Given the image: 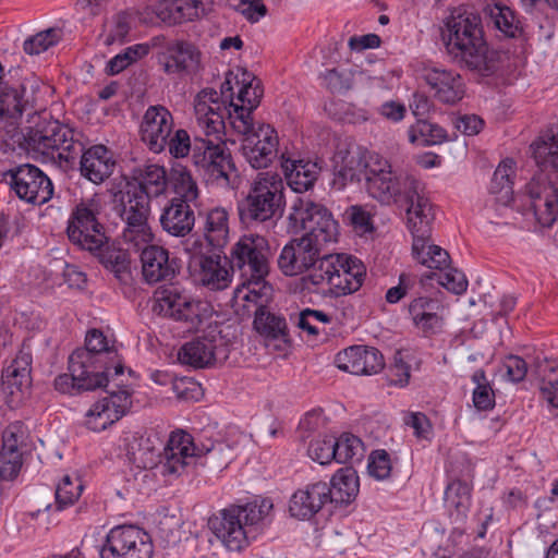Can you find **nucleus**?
Returning <instances> with one entry per match:
<instances>
[{
  "label": "nucleus",
  "mask_w": 558,
  "mask_h": 558,
  "mask_svg": "<svg viewBox=\"0 0 558 558\" xmlns=\"http://www.w3.org/2000/svg\"><path fill=\"white\" fill-rule=\"evenodd\" d=\"M365 268L354 257L343 254H326L317 268L301 278L303 290L312 291L324 281L330 286V295L339 298L356 292L363 284Z\"/></svg>",
  "instance_id": "obj_5"
},
{
  "label": "nucleus",
  "mask_w": 558,
  "mask_h": 558,
  "mask_svg": "<svg viewBox=\"0 0 558 558\" xmlns=\"http://www.w3.org/2000/svg\"><path fill=\"white\" fill-rule=\"evenodd\" d=\"M102 202L96 195L82 198L71 211L66 235L69 241L84 251H97L108 243L105 225L100 221Z\"/></svg>",
  "instance_id": "obj_9"
},
{
  "label": "nucleus",
  "mask_w": 558,
  "mask_h": 558,
  "mask_svg": "<svg viewBox=\"0 0 558 558\" xmlns=\"http://www.w3.org/2000/svg\"><path fill=\"white\" fill-rule=\"evenodd\" d=\"M287 220L290 233L304 231L302 236L324 246L338 239L339 226L331 211L308 197H296L293 201Z\"/></svg>",
  "instance_id": "obj_8"
},
{
  "label": "nucleus",
  "mask_w": 558,
  "mask_h": 558,
  "mask_svg": "<svg viewBox=\"0 0 558 558\" xmlns=\"http://www.w3.org/2000/svg\"><path fill=\"white\" fill-rule=\"evenodd\" d=\"M5 178L17 197L31 204L41 205L53 195L50 179L36 166L24 163L9 169Z\"/></svg>",
  "instance_id": "obj_16"
},
{
  "label": "nucleus",
  "mask_w": 558,
  "mask_h": 558,
  "mask_svg": "<svg viewBox=\"0 0 558 558\" xmlns=\"http://www.w3.org/2000/svg\"><path fill=\"white\" fill-rule=\"evenodd\" d=\"M88 252L120 282L128 283L132 279L130 254L126 250L110 244V239L99 250Z\"/></svg>",
  "instance_id": "obj_37"
},
{
  "label": "nucleus",
  "mask_w": 558,
  "mask_h": 558,
  "mask_svg": "<svg viewBox=\"0 0 558 558\" xmlns=\"http://www.w3.org/2000/svg\"><path fill=\"white\" fill-rule=\"evenodd\" d=\"M217 140L220 142L216 143L209 137L195 136L191 154L192 163L204 175L229 182V174L235 171V165L221 137L217 136Z\"/></svg>",
  "instance_id": "obj_13"
},
{
  "label": "nucleus",
  "mask_w": 558,
  "mask_h": 558,
  "mask_svg": "<svg viewBox=\"0 0 558 558\" xmlns=\"http://www.w3.org/2000/svg\"><path fill=\"white\" fill-rule=\"evenodd\" d=\"M423 198L426 201L428 207V214L430 219H427L425 223L423 216L411 217L407 213L408 227L413 236L412 254L422 265L428 268L444 270L449 268L450 255L449 253L438 245L428 244L432 234V222L434 220L433 206L429 199L423 194Z\"/></svg>",
  "instance_id": "obj_14"
},
{
  "label": "nucleus",
  "mask_w": 558,
  "mask_h": 558,
  "mask_svg": "<svg viewBox=\"0 0 558 558\" xmlns=\"http://www.w3.org/2000/svg\"><path fill=\"white\" fill-rule=\"evenodd\" d=\"M325 86L333 94H344L352 88L353 73L351 71L327 70L324 74Z\"/></svg>",
  "instance_id": "obj_60"
},
{
  "label": "nucleus",
  "mask_w": 558,
  "mask_h": 558,
  "mask_svg": "<svg viewBox=\"0 0 558 558\" xmlns=\"http://www.w3.org/2000/svg\"><path fill=\"white\" fill-rule=\"evenodd\" d=\"M448 270L444 274L436 275L435 272H429L424 276L425 279L432 280L437 277L439 284L445 287L448 291H451L456 294L463 293L468 288V280L463 272L454 268H447Z\"/></svg>",
  "instance_id": "obj_58"
},
{
  "label": "nucleus",
  "mask_w": 558,
  "mask_h": 558,
  "mask_svg": "<svg viewBox=\"0 0 558 558\" xmlns=\"http://www.w3.org/2000/svg\"><path fill=\"white\" fill-rule=\"evenodd\" d=\"M229 216L222 207H216L206 215L204 235L211 248L220 250L228 242L229 235Z\"/></svg>",
  "instance_id": "obj_43"
},
{
  "label": "nucleus",
  "mask_w": 558,
  "mask_h": 558,
  "mask_svg": "<svg viewBox=\"0 0 558 558\" xmlns=\"http://www.w3.org/2000/svg\"><path fill=\"white\" fill-rule=\"evenodd\" d=\"M471 486L460 480L448 484L445 500L453 509L451 515H454L456 521L463 522L466 519L471 506Z\"/></svg>",
  "instance_id": "obj_46"
},
{
  "label": "nucleus",
  "mask_w": 558,
  "mask_h": 558,
  "mask_svg": "<svg viewBox=\"0 0 558 558\" xmlns=\"http://www.w3.org/2000/svg\"><path fill=\"white\" fill-rule=\"evenodd\" d=\"M159 222L162 231L169 235L184 238L194 228L195 214L183 199L171 198L161 209Z\"/></svg>",
  "instance_id": "obj_29"
},
{
  "label": "nucleus",
  "mask_w": 558,
  "mask_h": 558,
  "mask_svg": "<svg viewBox=\"0 0 558 558\" xmlns=\"http://www.w3.org/2000/svg\"><path fill=\"white\" fill-rule=\"evenodd\" d=\"M167 146L169 153L174 158H183L192 153L193 142L191 141L190 134L186 130L180 129L175 131L173 136L168 137Z\"/></svg>",
  "instance_id": "obj_63"
},
{
  "label": "nucleus",
  "mask_w": 558,
  "mask_h": 558,
  "mask_svg": "<svg viewBox=\"0 0 558 558\" xmlns=\"http://www.w3.org/2000/svg\"><path fill=\"white\" fill-rule=\"evenodd\" d=\"M441 303L428 296L415 298L408 305L413 324L424 332H434L441 326Z\"/></svg>",
  "instance_id": "obj_36"
},
{
  "label": "nucleus",
  "mask_w": 558,
  "mask_h": 558,
  "mask_svg": "<svg viewBox=\"0 0 558 558\" xmlns=\"http://www.w3.org/2000/svg\"><path fill=\"white\" fill-rule=\"evenodd\" d=\"M335 362L339 369L353 375L377 374L385 366L380 351L366 345H352L340 351Z\"/></svg>",
  "instance_id": "obj_23"
},
{
  "label": "nucleus",
  "mask_w": 558,
  "mask_h": 558,
  "mask_svg": "<svg viewBox=\"0 0 558 558\" xmlns=\"http://www.w3.org/2000/svg\"><path fill=\"white\" fill-rule=\"evenodd\" d=\"M550 374L544 376L541 380L539 390L542 397L554 408H558V374L553 366L549 367Z\"/></svg>",
  "instance_id": "obj_64"
},
{
  "label": "nucleus",
  "mask_w": 558,
  "mask_h": 558,
  "mask_svg": "<svg viewBox=\"0 0 558 558\" xmlns=\"http://www.w3.org/2000/svg\"><path fill=\"white\" fill-rule=\"evenodd\" d=\"M82 490L83 484L78 478L74 483L70 475H64L56 488L57 509L62 510L72 506L80 498Z\"/></svg>",
  "instance_id": "obj_55"
},
{
  "label": "nucleus",
  "mask_w": 558,
  "mask_h": 558,
  "mask_svg": "<svg viewBox=\"0 0 558 558\" xmlns=\"http://www.w3.org/2000/svg\"><path fill=\"white\" fill-rule=\"evenodd\" d=\"M365 180L368 194L383 204L403 199L410 217L423 216L426 223L430 219L426 201L423 198V185L411 174H396L389 161L378 154L347 151L339 168L336 167L332 189L343 190L350 183ZM412 220V218H410Z\"/></svg>",
  "instance_id": "obj_1"
},
{
  "label": "nucleus",
  "mask_w": 558,
  "mask_h": 558,
  "mask_svg": "<svg viewBox=\"0 0 558 558\" xmlns=\"http://www.w3.org/2000/svg\"><path fill=\"white\" fill-rule=\"evenodd\" d=\"M13 87H3L0 92V116L10 119H19L23 114V93Z\"/></svg>",
  "instance_id": "obj_54"
},
{
  "label": "nucleus",
  "mask_w": 558,
  "mask_h": 558,
  "mask_svg": "<svg viewBox=\"0 0 558 558\" xmlns=\"http://www.w3.org/2000/svg\"><path fill=\"white\" fill-rule=\"evenodd\" d=\"M84 352L70 354L68 360L69 373L60 374L54 379V388L61 393L71 396L81 395L86 391H95L104 387L105 383L101 378L96 377L84 363L88 361Z\"/></svg>",
  "instance_id": "obj_19"
},
{
  "label": "nucleus",
  "mask_w": 558,
  "mask_h": 558,
  "mask_svg": "<svg viewBox=\"0 0 558 558\" xmlns=\"http://www.w3.org/2000/svg\"><path fill=\"white\" fill-rule=\"evenodd\" d=\"M409 141L421 146H433L447 141V132L438 124L424 119H417L416 123L410 126Z\"/></svg>",
  "instance_id": "obj_47"
},
{
  "label": "nucleus",
  "mask_w": 558,
  "mask_h": 558,
  "mask_svg": "<svg viewBox=\"0 0 558 558\" xmlns=\"http://www.w3.org/2000/svg\"><path fill=\"white\" fill-rule=\"evenodd\" d=\"M513 167L512 159L501 161L490 181V193L496 195V201L505 206L513 201V183L511 180V174L514 173Z\"/></svg>",
  "instance_id": "obj_45"
},
{
  "label": "nucleus",
  "mask_w": 558,
  "mask_h": 558,
  "mask_svg": "<svg viewBox=\"0 0 558 558\" xmlns=\"http://www.w3.org/2000/svg\"><path fill=\"white\" fill-rule=\"evenodd\" d=\"M424 78L434 97L442 104L456 105L465 95L463 78L453 71L434 68L426 71Z\"/></svg>",
  "instance_id": "obj_28"
},
{
  "label": "nucleus",
  "mask_w": 558,
  "mask_h": 558,
  "mask_svg": "<svg viewBox=\"0 0 558 558\" xmlns=\"http://www.w3.org/2000/svg\"><path fill=\"white\" fill-rule=\"evenodd\" d=\"M364 454L362 440L351 434L343 433L338 438L335 437V461L338 463H352L361 461Z\"/></svg>",
  "instance_id": "obj_49"
},
{
  "label": "nucleus",
  "mask_w": 558,
  "mask_h": 558,
  "mask_svg": "<svg viewBox=\"0 0 558 558\" xmlns=\"http://www.w3.org/2000/svg\"><path fill=\"white\" fill-rule=\"evenodd\" d=\"M123 181L132 187L142 190L149 201L163 194L169 183V174L163 167L147 165L134 168L131 175L123 177Z\"/></svg>",
  "instance_id": "obj_34"
},
{
  "label": "nucleus",
  "mask_w": 558,
  "mask_h": 558,
  "mask_svg": "<svg viewBox=\"0 0 558 558\" xmlns=\"http://www.w3.org/2000/svg\"><path fill=\"white\" fill-rule=\"evenodd\" d=\"M173 131V117L163 106H149L141 123V137L149 150L161 153Z\"/></svg>",
  "instance_id": "obj_21"
},
{
  "label": "nucleus",
  "mask_w": 558,
  "mask_h": 558,
  "mask_svg": "<svg viewBox=\"0 0 558 558\" xmlns=\"http://www.w3.org/2000/svg\"><path fill=\"white\" fill-rule=\"evenodd\" d=\"M193 456H196L195 465H201L209 472L225 470L233 459L232 447L222 440L206 439L199 445H193Z\"/></svg>",
  "instance_id": "obj_35"
},
{
  "label": "nucleus",
  "mask_w": 558,
  "mask_h": 558,
  "mask_svg": "<svg viewBox=\"0 0 558 558\" xmlns=\"http://www.w3.org/2000/svg\"><path fill=\"white\" fill-rule=\"evenodd\" d=\"M215 340L196 338L180 348L178 360L193 368H205L215 362Z\"/></svg>",
  "instance_id": "obj_40"
},
{
  "label": "nucleus",
  "mask_w": 558,
  "mask_h": 558,
  "mask_svg": "<svg viewBox=\"0 0 558 558\" xmlns=\"http://www.w3.org/2000/svg\"><path fill=\"white\" fill-rule=\"evenodd\" d=\"M80 172L83 178L94 184H101L116 168L113 154L105 145H94L88 149H82Z\"/></svg>",
  "instance_id": "obj_27"
},
{
  "label": "nucleus",
  "mask_w": 558,
  "mask_h": 558,
  "mask_svg": "<svg viewBox=\"0 0 558 558\" xmlns=\"http://www.w3.org/2000/svg\"><path fill=\"white\" fill-rule=\"evenodd\" d=\"M125 442L129 461L138 469H153L156 465V458L159 453L149 437L140 433H133Z\"/></svg>",
  "instance_id": "obj_42"
},
{
  "label": "nucleus",
  "mask_w": 558,
  "mask_h": 558,
  "mask_svg": "<svg viewBox=\"0 0 558 558\" xmlns=\"http://www.w3.org/2000/svg\"><path fill=\"white\" fill-rule=\"evenodd\" d=\"M494 15L496 27L507 37L517 38L522 35L523 27L521 22L517 20L514 12L508 7L497 8Z\"/></svg>",
  "instance_id": "obj_57"
},
{
  "label": "nucleus",
  "mask_w": 558,
  "mask_h": 558,
  "mask_svg": "<svg viewBox=\"0 0 558 558\" xmlns=\"http://www.w3.org/2000/svg\"><path fill=\"white\" fill-rule=\"evenodd\" d=\"M153 553L148 533L135 525H119L107 534L99 558H151Z\"/></svg>",
  "instance_id": "obj_12"
},
{
  "label": "nucleus",
  "mask_w": 558,
  "mask_h": 558,
  "mask_svg": "<svg viewBox=\"0 0 558 558\" xmlns=\"http://www.w3.org/2000/svg\"><path fill=\"white\" fill-rule=\"evenodd\" d=\"M255 330L266 339L288 342V326L286 318L270 312L266 306L259 305L254 314Z\"/></svg>",
  "instance_id": "obj_41"
},
{
  "label": "nucleus",
  "mask_w": 558,
  "mask_h": 558,
  "mask_svg": "<svg viewBox=\"0 0 558 558\" xmlns=\"http://www.w3.org/2000/svg\"><path fill=\"white\" fill-rule=\"evenodd\" d=\"M208 524L229 550L240 551L248 544L251 530L243 525L240 510L233 505L221 510L219 517L210 518Z\"/></svg>",
  "instance_id": "obj_22"
},
{
  "label": "nucleus",
  "mask_w": 558,
  "mask_h": 558,
  "mask_svg": "<svg viewBox=\"0 0 558 558\" xmlns=\"http://www.w3.org/2000/svg\"><path fill=\"white\" fill-rule=\"evenodd\" d=\"M323 248L324 245L311 239L304 236L293 239L281 250L278 266L286 276L303 274L311 268H316V263L320 264Z\"/></svg>",
  "instance_id": "obj_17"
},
{
  "label": "nucleus",
  "mask_w": 558,
  "mask_h": 558,
  "mask_svg": "<svg viewBox=\"0 0 558 558\" xmlns=\"http://www.w3.org/2000/svg\"><path fill=\"white\" fill-rule=\"evenodd\" d=\"M240 510V518L246 530L252 531V526L256 525L270 513L272 502L270 499H263L260 502L253 501L243 506L233 505Z\"/></svg>",
  "instance_id": "obj_53"
},
{
  "label": "nucleus",
  "mask_w": 558,
  "mask_h": 558,
  "mask_svg": "<svg viewBox=\"0 0 558 558\" xmlns=\"http://www.w3.org/2000/svg\"><path fill=\"white\" fill-rule=\"evenodd\" d=\"M202 53L191 41L174 40L167 45V61L163 70L168 74H194L199 70Z\"/></svg>",
  "instance_id": "obj_31"
},
{
  "label": "nucleus",
  "mask_w": 558,
  "mask_h": 558,
  "mask_svg": "<svg viewBox=\"0 0 558 558\" xmlns=\"http://www.w3.org/2000/svg\"><path fill=\"white\" fill-rule=\"evenodd\" d=\"M189 268L203 286L211 290H222L231 281L230 270L221 265L220 250L213 248L209 254L202 251L193 253Z\"/></svg>",
  "instance_id": "obj_20"
},
{
  "label": "nucleus",
  "mask_w": 558,
  "mask_h": 558,
  "mask_svg": "<svg viewBox=\"0 0 558 558\" xmlns=\"http://www.w3.org/2000/svg\"><path fill=\"white\" fill-rule=\"evenodd\" d=\"M119 376L114 375V369L110 371L108 383L99 389L107 393L102 399L125 415L132 407V391L122 381H116Z\"/></svg>",
  "instance_id": "obj_50"
},
{
  "label": "nucleus",
  "mask_w": 558,
  "mask_h": 558,
  "mask_svg": "<svg viewBox=\"0 0 558 558\" xmlns=\"http://www.w3.org/2000/svg\"><path fill=\"white\" fill-rule=\"evenodd\" d=\"M367 470L371 476L376 480H385L390 475V456L386 450H375L368 459Z\"/></svg>",
  "instance_id": "obj_61"
},
{
  "label": "nucleus",
  "mask_w": 558,
  "mask_h": 558,
  "mask_svg": "<svg viewBox=\"0 0 558 558\" xmlns=\"http://www.w3.org/2000/svg\"><path fill=\"white\" fill-rule=\"evenodd\" d=\"M328 485L329 502L347 506L357 496L360 487L357 473L353 468H342L331 477Z\"/></svg>",
  "instance_id": "obj_38"
},
{
  "label": "nucleus",
  "mask_w": 558,
  "mask_h": 558,
  "mask_svg": "<svg viewBox=\"0 0 558 558\" xmlns=\"http://www.w3.org/2000/svg\"><path fill=\"white\" fill-rule=\"evenodd\" d=\"M130 17L125 12L118 13L113 19V26L105 38V45L123 44L130 33Z\"/></svg>",
  "instance_id": "obj_62"
},
{
  "label": "nucleus",
  "mask_w": 558,
  "mask_h": 558,
  "mask_svg": "<svg viewBox=\"0 0 558 558\" xmlns=\"http://www.w3.org/2000/svg\"><path fill=\"white\" fill-rule=\"evenodd\" d=\"M3 441L0 452V478L11 481L17 476L22 468V453L13 434Z\"/></svg>",
  "instance_id": "obj_48"
},
{
  "label": "nucleus",
  "mask_w": 558,
  "mask_h": 558,
  "mask_svg": "<svg viewBox=\"0 0 558 558\" xmlns=\"http://www.w3.org/2000/svg\"><path fill=\"white\" fill-rule=\"evenodd\" d=\"M156 16L171 26L192 22L207 13L202 0H162L154 9Z\"/></svg>",
  "instance_id": "obj_32"
},
{
  "label": "nucleus",
  "mask_w": 558,
  "mask_h": 558,
  "mask_svg": "<svg viewBox=\"0 0 558 558\" xmlns=\"http://www.w3.org/2000/svg\"><path fill=\"white\" fill-rule=\"evenodd\" d=\"M153 312L161 317L182 322L187 330L202 324L198 303L178 284L161 286L154 292Z\"/></svg>",
  "instance_id": "obj_11"
},
{
  "label": "nucleus",
  "mask_w": 558,
  "mask_h": 558,
  "mask_svg": "<svg viewBox=\"0 0 558 558\" xmlns=\"http://www.w3.org/2000/svg\"><path fill=\"white\" fill-rule=\"evenodd\" d=\"M446 49L461 68L488 77L501 66V53L488 48L478 14L463 13L447 21Z\"/></svg>",
  "instance_id": "obj_2"
},
{
  "label": "nucleus",
  "mask_w": 558,
  "mask_h": 558,
  "mask_svg": "<svg viewBox=\"0 0 558 558\" xmlns=\"http://www.w3.org/2000/svg\"><path fill=\"white\" fill-rule=\"evenodd\" d=\"M168 185L175 194L173 198H181L185 204H191L198 198L199 192L195 180L190 170L180 163L171 168Z\"/></svg>",
  "instance_id": "obj_44"
},
{
  "label": "nucleus",
  "mask_w": 558,
  "mask_h": 558,
  "mask_svg": "<svg viewBox=\"0 0 558 558\" xmlns=\"http://www.w3.org/2000/svg\"><path fill=\"white\" fill-rule=\"evenodd\" d=\"M32 361V354L21 350L10 365L2 371L1 388L5 396L14 398L29 388Z\"/></svg>",
  "instance_id": "obj_33"
},
{
  "label": "nucleus",
  "mask_w": 558,
  "mask_h": 558,
  "mask_svg": "<svg viewBox=\"0 0 558 558\" xmlns=\"http://www.w3.org/2000/svg\"><path fill=\"white\" fill-rule=\"evenodd\" d=\"M329 485L316 482L298 489L290 498L289 512L293 518L310 520L329 502Z\"/></svg>",
  "instance_id": "obj_25"
},
{
  "label": "nucleus",
  "mask_w": 558,
  "mask_h": 558,
  "mask_svg": "<svg viewBox=\"0 0 558 558\" xmlns=\"http://www.w3.org/2000/svg\"><path fill=\"white\" fill-rule=\"evenodd\" d=\"M248 116H241L232 122L235 132L243 135L241 153L244 159L253 169H265L271 165L278 155V134L269 124H259L255 128L254 122H248Z\"/></svg>",
  "instance_id": "obj_10"
},
{
  "label": "nucleus",
  "mask_w": 558,
  "mask_h": 558,
  "mask_svg": "<svg viewBox=\"0 0 558 558\" xmlns=\"http://www.w3.org/2000/svg\"><path fill=\"white\" fill-rule=\"evenodd\" d=\"M235 83L241 85L236 97L241 104L230 102V107L233 108V112L228 111L230 123L241 116L244 118L245 113L248 116L246 120L254 122L252 113L259 106L264 95L262 82L252 72L241 69V77L235 76Z\"/></svg>",
  "instance_id": "obj_26"
},
{
  "label": "nucleus",
  "mask_w": 558,
  "mask_h": 558,
  "mask_svg": "<svg viewBox=\"0 0 558 558\" xmlns=\"http://www.w3.org/2000/svg\"><path fill=\"white\" fill-rule=\"evenodd\" d=\"M140 250L142 262V275L149 283L172 280L180 270L179 260L170 258L169 252L158 245H143Z\"/></svg>",
  "instance_id": "obj_24"
},
{
  "label": "nucleus",
  "mask_w": 558,
  "mask_h": 558,
  "mask_svg": "<svg viewBox=\"0 0 558 558\" xmlns=\"http://www.w3.org/2000/svg\"><path fill=\"white\" fill-rule=\"evenodd\" d=\"M193 445L195 442L187 433L182 432L181 434L171 435L168 445L163 449L162 473L182 474L191 461L196 460V456H193Z\"/></svg>",
  "instance_id": "obj_30"
},
{
  "label": "nucleus",
  "mask_w": 558,
  "mask_h": 558,
  "mask_svg": "<svg viewBox=\"0 0 558 558\" xmlns=\"http://www.w3.org/2000/svg\"><path fill=\"white\" fill-rule=\"evenodd\" d=\"M268 254L269 244L266 238L245 234L231 248L230 258H223L230 265L232 274H240L243 284L253 286L251 293L263 296L271 291V286L265 281L269 272Z\"/></svg>",
  "instance_id": "obj_4"
},
{
  "label": "nucleus",
  "mask_w": 558,
  "mask_h": 558,
  "mask_svg": "<svg viewBox=\"0 0 558 558\" xmlns=\"http://www.w3.org/2000/svg\"><path fill=\"white\" fill-rule=\"evenodd\" d=\"M284 190L279 173H257L247 195L238 205L241 222L247 228H254L280 218L286 207Z\"/></svg>",
  "instance_id": "obj_3"
},
{
  "label": "nucleus",
  "mask_w": 558,
  "mask_h": 558,
  "mask_svg": "<svg viewBox=\"0 0 558 558\" xmlns=\"http://www.w3.org/2000/svg\"><path fill=\"white\" fill-rule=\"evenodd\" d=\"M58 40L59 36L57 31L49 28L26 38L23 44V49L25 53L29 56L39 54L56 45Z\"/></svg>",
  "instance_id": "obj_56"
},
{
  "label": "nucleus",
  "mask_w": 558,
  "mask_h": 558,
  "mask_svg": "<svg viewBox=\"0 0 558 558\" xmlns=\"http://www.w3.org/2000/svg\"><path fill=\"white\" fill-rule=\"evenodd\" d=\"M472 381L476 385L473 391V404L478 411H487L495 405V393L486 378L485 371L480 368L472 375Z\"/></svg>",
  "instance_id": "obj_52"
},
{
  "label": "nucleus",
  "mask_w": 558,
  "mask_h": 558,
  "mask_svg": "<svg viewBox=\"0 0 558 558\" xmlns=\"http://www.w3.org/2000/svg\"><path fill=\"white\" fill-rule=\"evenodd\" d=\"M26 148L60 167H70L83 145L74 140V131L57 120L41 121L24 135Z\"/></svg>",
  "instance_id": "obj_6"
},
{
  "label": "nucleus",
  "mask_w": 558,
  "mask_h": 558,
  "mask_svg": "<svg viewBox=\"0 0 558 558\" xmlns=\"http://www.w3.org/2000/svg\"><path fill=\"white\" fill-rule=\"evenodd\" d=\"M307 452L314 461H317L322 465L330 463L335 460V437L325 436L312 440Z\"/></svg>",
  "instance_id": "obj_59"
},
{
  "label": "nucleus",
  "mask_w": 558,
  "mask_h": 558,
  "mask_svg": "<svg viewBox=\"0 0 558 558\" xmlns=\"http://www.w3.org/2000/svg\"><path fill=\"white\" fill-rule=\"evenodd\" d=\"M81 352H84L83 355L88 360L84 365L105 383H108L112 369H114V375H123V361L113 347H108L107 338L102 331L98 329L89 330L85 337V345L77 348L71 354H81Z\"/></svg>",
  "instance_id": "obj_15"
},
{
  "label": "nucleus",
  "mask_w": 558,
  "mask_h": 558,
  "mask_svg": "<svg viewBox=\"0 0 558 558\" xmlns=\"http://www.w3.org/2000/svg\"><path fill=\"white\" fill-rule=\"evenodd\" d=\"M114 210L124 222L122 239L140 250L149 244L154 234L148 225L150 201L142 195V190L132 187L122 181L113 193Z\"/></svg>",
  "instance_id": "obj_7"
},
{
  "label": "nucleus",
  "mask_w": 558,
  "mask_h": 558,
  "mask_svg": "<svg viewBox=\"0 0 558 558\" xmlns=\"http://www.w3.org/2000/svg\"><path fill=\"white\" fill-rule=\"evenodd\" d=\"M226 110V107L221 108L219 105L215 109L205 101H196L195 111L199 123L205 126L206 137H209L211 134H219L225 130L223 113Z\"/></svg>",
  "instance_id": "obj_51"
},
{
  "label": "nucleus",
  "mask_w": 558,
  "mask_h": 558,
  "mask_svg": "<svg viewBox=\"0 0 558 558\" xmlns=\"http://www.w3.org/2000/svg\"><path fill=\"white\" fill-rule=\"evenodd\" d=\"M282 167L289 186L296 193L312 189L320 172L317 162L311 160H287Z\"/></svg>",
  "instance_id": "obj_39"
},
{
  "label": "nucleus",
  "mask_w": 558,
  "mask_h": 558,
  "mask_svg": "<svg viewBox=\"0 0 558 558\" xmlns=\"http://www.w3.org/2000/svg\"><path fill=\"white\" fill-rule=\"evenodd\" d=\"M536 221L551 227L558 218V187L545 178L534 177L524 187Z\"/></svg>",
  "instance_id": "obj_18"
}]
</instances>
